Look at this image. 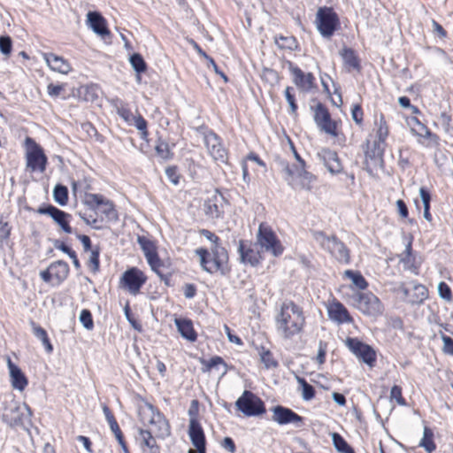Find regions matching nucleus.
<instances>
[{"instance_id":"nucleus-1","label":"nucleus","mask_w":453,"mask_h":453,"mask_svg":"<svg viewBox=\"0 0 453 453\" xmlns=\"http://www.w3.org/2000/svg\"><path fill=\"white\" fill-rule=\"evenodd\" d=\"M140 415L143 423L148 422L151 426L150 430L139 429V439L142 444L148 447L150 453H160V448L157 445L152 434L162 438L168 436L170 434L168 422L151 404H148L147 409L142 410Z\"/></svg>"},{"instance_id":"nucleus-2","label":"nucleus","mask_w":453,"mask_h":453,"mask_svg":"<svg viewBox=\"0 0 453 453\" xmlns=\"http://www.w3.org/2000/svg\"><path fill=\"white\" fill-rule=\"evenodd\" d=\"M276 328L284 338L298 334L304 324L302 309L292 301H285L275 318Z\"/></svg>"},{"instance_id":"nucleus-3","label":"nucleus","mask_w":453,"mask_h":453,"mask_svg":"<svg viewBox=\"0 0 453 453\" xmlns=\"http://www.w3.org/2000/svg\"><path fill=\"white\" fill-rule=\"evenodd\" d=\"M200 260L202 268L212 274L218 272L223 273L224 265L228 260L226 250L221 245H213L211 250L199 248L195 250Z\"/></svg>"},{"instance_id":"nucleus-4","label":"nucleus","mask_w":453,"mask_h":453,"mask_svg":"<svg viewBox=\"0 0 453 453\" xmlns=\"http://www.w3.org/2000/svg\"><path fill=\"white\" fill-rule=\"evenodd\" d=\"M312 236L320 248L329 252L337 261L349 263V250L335 235L328 236L322 231H314Z\"/></svg>"},{"instance_id":"nucleus-5","label":"nucleus","mask_w":453,"mask_h":453,"mask_svg":"<svg viewBox=\"0 0 453 453\" xmlns=\"http://www.w3.org/2000/svg\"><path fill=\"white\" fill-rule=\"evenodd\" d=\"M257 241L262 250L279 257L283 253L284 248L272 228L261 223L257 234Z\"/></svg>"},{"instance_id":"nucleus-6","label":"nucleus","mask_w":453,"mask_h":453,"mask_svg":"<svg viewBox=\"0 0 453 453\" xmlns=\"http://www.w3.org/2000/svg\"><path fill=\"white\" fill-rule=\"evenodd\" d=\"M235 406L238 411L247 417H255L265 412L264 402L253 392L244 390L242 395L236 400Z\"/></svg>"},{"instance_id":"nucleus-7","label":"nucleus","mask_w":453,"mask_h":453,"mask_svg":"<svg viewBox=\"0 0 453 453\" xmlns=\"http://www.w3.org/2000/svg\"><path fill=\"white\" fill-rule=\"evenodd\" d=\"M316 24L318 30L324 37H330L336 30L339 19L332 8L320 7L316 14Z\"/></svg>"},{"instance_id":"nucleus-8","label":"nucleus","mask_w":453,"mask_h":453,"mask_svg":"<svg viewBox=\"0 0 453 453\" xmlns=\"http://www.w3.org/2000/svg\"><path fill=\"white\" fill-rule=\"evenodd\" d=\"M346 346L349 350L365 364L370 367H373L376 362V352L372 347L364 343L357 338H347Z\"/></svg>"},{"instance_id":"nucleus-9","label":"nucleus","mask_w":453,"mask_h":453,"mask_svg":"<svg viewBox=\"0 0 453 453\" xmlns=\"http://www.w3.org/2000/svg\"><path fill=\"white\" fill-rule=\"evenodd\" d=\"M147 277L136 267L127 270L120 278V287L131 295H137L141 288L146 282Z\"/></svg>"},{"instance_id":"nucleus-10","label":"nucleus","mask_w":453,"mask_h":453,"mask_svg":"<svg viewBox=\"0 0 453 453\" xmlns=\"http://www.w3.org/2000/svg\"><path fill=\"white\" fill-rule=\"evenodd\" d=\"M314 121L318 127L324 133L336 137L338 136L337 126L338 123L333 120L327 108L319 103L314 109Z\"/></svg>"},{"instance_id":"nucleus-11","label":"nucleus","mask_w":453,"mask_h":453,"mask_svg":"<svg viewBox=\"0 0 453 453\" xmlns=\"http://www.w3.org/2000/svg\"><path fill=\"white\" fill-rule=\"evenodd\" d=\"M26 142L27 145L31 144L26 157L27 167L32 172H44L47 164V157L45 156L42 149L30 137L26 139Z\"/></svg>"},{"instance_id":"nucleus-12","label":"nucleus","mask_w":453,"mask_h":453,"mask_svg":"<svg viewBox=\"0 0 453 453\" xmlns=\"http://www.w3.org/2000/svg\"><path fill=\"white\" fill-rule=\"evenodd\" d=\"M357 305L364 314L372 317H376L383 311V306L380 299L371 292L360 294Z\"/></svg>"},{"instance_id":"nucleus-13","label":"nucleus","mask_w":453,"mask_h":453,"mask_svg":"<svg viewBox=\"0 0 453 453\" xmlns=\"http://www.w3.org/2000/svg\"><path fill=\"white\" fill-rule=\"evenodd\" d=\"M36 212L39 214L50 216L65 233H73V228L69 225V219L71 218V215L65 211H61L51 204H48L39 207L36 210Z\"/></svg>"},{"instance_id":"nucleus-14","label":"nucleus","mask_w":453,"mask_h":453,"mask_svg":"<svg viewBox=\"0 0 453 453\" xmlns=\"http://www.w3.org/2000/svg\"><path fill=\"white\" fill-rule=\"evenodd\" d=\"M226 203V199L216 189L212 195L205 200L203 203L204 212L211 219H219L224 213L223 207Z\"/></svg>"},{"instance_id":"nucleus-15","label":"nucleus","mask_w":453,"mask_h":453,"mask_svg":"<svg viewBox=\"0 0 453 453\" xmlns=\"http://www.w3.org/2000/svg\"><path fill=\"white\" fill-rule=\"evenodd\" d=\"M272 419L279 425L294 424L297 427L303 424V417L293 411L291 409L277 405L272 408Z\"/></svg>"},{"instance_id":"nucleus-16","label":"nucleus","mask_w":453,"mask_h":453,"mask_svg":"<svg viewBox=\"0 0 453 453\" xmlns=\"http://www.w3.org/2000/svg\"><path fill=\"white\" fill-rule=\"evenodd\" d=\"M205 146L211 157L218 162L225 163L226 161V151L222 146L219 137L211 132L204 136Z\"/></svg>"},{"instance_id":"nucleus-17","label":"nucleus","mask_w":453,"mask_h":453,"mask_svg":"<svg viewBox=\"0 0 453 453\" xmlns=\"http://www.w3.org/2000/svg\"><path fill=\"white\" fill-rule=\"evenodd\" d=\"M288 70L293 75V82L303 91H308L313 87L314 76L312 73H304L298 66L288 62Z\"/></svg>"},{"instance_id":"nucleus-18","label":"nucleus","mask_w":453,"mask_h":453,"mask_svg":"<svg viewBox=\"0 0 453 453\" xmlns=\"http://www.w3.org/2000/svg\"><path fill=\"white\" fill-rule=\"evenodd\" d=\"M318 157L330 173L338 174L342 172V163L335 151L329 149H323L318 153Z\"/></svg>"},{"instance_id":"nucleus-19","label":"nucleus","mask_w":453,"mask_h":453,"mask_svg":"<svg viewBox=\"0 0 453 453\" xmlns=\"http://www.w3.org/2000/svg\"><path fill=\"white\" fill-rule=\"evenodd\" d=\"M24 408H27V406L22 408L17 403H11L4 409V411L2 415L3 421L8 424L10 426L20 425L22 423V411Z\"/></svg>"},{"instance_id":"nucleus-20","label":"nucleus","mask_w":453,"mask_h":453,"mask_svg":"<svg viewBox=\"0 0 453 453\" xmlns=\"http://www.w3.org/2000/svg\"><path fill=\"white\" fill-rule=\"evenodd\" d=\"M43 59L46 61L48 66L54 72L67 74L72 70L67 60L54 53H44Z\"/></svg>"},{"instance_id":"nucleus-21","label":"nucleus","mask_w":453,"mask_h":453,"mask_svg":"<svg viewBox=\"0 0 453 453\" xmlns=\"http://www.w3.org/2000/svg\"><path fill=\"white\" fill-rule=\"evenodd\" d=\"M87 21L96 34L101 36L110 35V31L106 27V20L99 12H88L87 14Z\"/></svg>"},{"instance_id":"nucleus-22","label":"nucleus","mask_w":453,"mask_h":453,"mask_svg":"<svg viewBox=\"0 0 453 453\" xmlns=\"http://www.w3.org/2000/svg\"><path fill=\"white\" fill-rule=\"evenodd\" d=\"M7 365L10 372L12 385L14 388L22 391L27 385V380L22 371L7 357Z\"/></svg>"},{"instance_id":"nucleus-23","label":"nucleus","mask_w":453,"mask_h":453,"mask_svg":"<svg viewBox=\"0 0 453 453\" xmlns=\"http://www.w3.org/2000/svg\"><path fill=\"white\" fill-rule=\"evenodd\" d=\"M238 251L241 260L243 263H249L252 266L257 265L260 260V254L252 248L251 244H246L244 241L239 242Z\"/></svg>"},{"instance_id":"nucleus-24","label":"nucleus","mask_w":453,"mask_h":453,"mask_svg":"<svg viewBox=\"0 0 453 453\" xmlns=\"http://www.w3.org/2000/svg\"><path fill=\"white\" fill-rule=\"evenodd\" d=\"M401 290L407 301L412 304L421 303L428 296L426 288L421 284H414L412 286L413 294L411 295L410 294V289L408 288L401 287Z\"/></svg>"},{"instance_id":"nucleus-25","label":"nucleus","mask_w":453,"mask_h":453,"mask_svg":"<svg viewBox=\"0 0 453 453\" xmlns=\"http://www.w3.org/2000/svg\"><path fill=\"white\" fill-rule=\"evenodd\" d=\"M188 434L192 444L196 448L205 446L206 441L203 430L197 419L194 418L189 420Z\"/></svg>"},{"instance_id":"nucleus-26","label":"nucleus","mask_w":453,"mask_h":453,"mask_svg":"<svg viewBox=\"0 0 453 453\" xmlns=\"http://www.w3.org/2000/svg\"><path fill=\"white\" fill-rule=\"evenodd\" d=\"M328 315L331 319L342 324V323H350L352 322V319L345 308V306L339 303H333L328 308Z\"/></svg>"},{"instance_id":"nucleus-27","label":"nucleus","mask_w":453,"mask_h":453,"mask_svg":"<svg viewBox=\"0 0 453 453\" xmlns=\"http://www.w3.org/2000/svg\"><path fill=\"white\" fill-rule=\"evenodd\" d=\"M280 165L283 167V170L288 177L297 176L299 178H302L303 187L309 188L305 182H307V184L311 183L314 180V176L305 170V166H302L300 168L296 167V169L294 170L293 168L290 167L288 162L281 161Z\"/></svg>"},{"instance_id":"nucleus-28","label":"nucleus","mask_w":453,"mask_h":453,"mask_svg":"<svg viewBox=\"0 0 453 453\" xmlns=\"http://www.w3.org/2000/svg\"><path fill=\"white\" fill-rule=\"evenodd\" d=\"M340 56L342 57L343 63L348 67L349 71L350 69H354L358 72L360 71L361 65L359 58L352 49L343 47L340 51Z\"/></svg>"},{"instance_id":"nucleus-29","label":"nucleus","mask_w":453,"mask_h":453,"mask_svg":"<svg viewBox=\"0 0 453 453\" xmlns=\"http://www.w3.org/2000/svg\"><path fill=\"white\" fill-rule=\"evenodd\" d=\"M175 325L182 337L190 342L196 341V334L194 330L191 320L186 319H175Z\"/></svg>"},{"instance_id":"nucleus-30","label":"nucleus","mask_w":453,"mask_h":453,"mask_svg":"<svg viewBox=\"0 0 453 453\" xmlns=\"http://www.w3.org/2000/svg\"><path fill=\"white\" fill-rule=\"evenodd\" d=\"M388 129L387 123L383 118V116L380 117V121L378 123V130H377V141H375L377 154H383L384 152V143L385 140L388 137Z\"/></svg>"},{"instance_id":"nucleus-31","label":"nucleus","mask_w":453,"mask_h":453,"mask_svg":"<svg viewBox=\"0 0 453 453\" xmlns=\"http://www.w3.org/2000/svg\"><path fill=\"white\" fill-rule=\"evenodd\" d=\"M52 275L58 282L65 280L69 274V265L63 260H58L50 265Z\"/></svg>"},{"instance_id":"nucleus-32","label":"nucleus","mask_w":453,"mask_h":453,"mask_svg":"<svg viewBox=\"0 0 453 453\" xmlns=\"http://www.w3.org/2000/svg\"><path fill=\"white\" fill-rule=\"evenodd\" d=\"M98 209L108 221L115 222L119 219L117 210L111 200L104 197Z\"/></svg>"},{"instance_id":"nucleus-33","label":"nucleus","mask_w":453,"mask_h":453,"mask_svg":"<svg viewBox=\"0 0 453 453\" xmlns=\"http://www.w3.org/2000/svg\"><path fill=\"white\" fill-rule=\"evenodd\" d=\"M274 42L282 50H296L298 47L296 37L292 35H275Z\"/></svg>"},{"instance_id":"nucleus-34","label":"nucleus","mask_w":453,"mask_h":453,"mask_svg":"<svg viewBox=\"0 0 453 453\" xmlns=\"http://www.w3.org/2000/svg\"><path fill=\"white\" fill-rule=\"evenodd\" d=\"M418 446L424 448L427 453H432L435 450L436 445L434 441V433L429 427H424L423 437Z\"/></svg>"},{"instance_id":"nucleus-35","label":"nucleus","mask_w":453,"mask_h":453,"mask_svg":"<svg viewBox=\"0 0 453 453\" xmlns=\"http://www.w3.org/2000/svg\"><path fill=\"white\" fill-rule=\"evenodd\" d=\"M137 242L142 250L148 262H151L153 256L157 253L154 243L144 236H138Z\"/></svg>"},{"instance_id":"nucleus-36","label":"nucleus","mask_w":453,"mask_h":453,"mask_svg":"<svg viewBox=\"0 0 453 453\" xmlns=\"http://www.w3.org/2000/svg\"><path fill=\"white\" fill-rule=\"evenodd\" d=\"M332 440L336 450L340 453H355L354 449L347 443L342 435L337 433L332 434Z\"/></svg>"},{"instance_id":"nucleus-37","label":"nucleus","mask_w":453,"mask_h":453,"mask_svg":"<svg viewBox=\"0 0 453 453\" xmlns=\"http://www.w3.org/2000/svg\"><path fill=\"white\" fill-rule=\"evenodd\" d=\"M54 201L61 206H64L68 202V189L65 186L56 185L53 189Z\"/></svg>"},{"instance_id":"nucleus-38","label":"nucleus","mask_w":453,"mask_h":453,"mask_svg":"<svg viewBox=\"0 0 453 453\" xmlns=\"http://www.w3.org/2000/svg\"><path fill=\"white\" fill-rule=\"evenodd\" d=\"M419 196L424 205V218L430 222L432 221V215L430 213L431 195L426 188L421 187L419 188Z\"/></svg>"},{"instance_id":"nucleus-39","label":"nucleus","mask_w":453,"mask_h":453,"mask_svg":"<svg viewBox=\"0 0 453 453\" xmlns=\"http://www.w3.org/2000/svg\"><path fill=\"white\" fill-rule=\"evenodd\" d=\"M296 380L302 389V397L304 401H310L315 396V389L305 379L297 376Z\"/></svg>"},{"instance_id":"nucleus-40","label":"nucleus","mask_w":453,"mask_h":453,"mask_svg":"<svg viewBox=\"0 0 453 453\" xmlns=\"http://www.w3.org/2000/svg\"><path fill=\"white\" fill-rule=\"evenodd\" d=\"M104 198V197L99 194L86 193L84 196L83 203L91 210H96L100 206Z\"/></svg>"},{"instance_id":"nucleus-41","label":"nucleus","mask_w":453,"mask_h":453,"mask_svg":"<svg viewBox=\"0 0 453 453\" xmlns=\"http://www.w3.org/2000/svg\"><path fill=\"white\" fill-rule=\"evenodd\" d=\"M129 61L132 67L137 73H141L146 71L147 65L141 54L134 53L129 58Z\"/></svg>"},{"instance_id":"nucleus-42","label":"nucleus","mask_w":453,"mask_h":453,"mask_svg":"<svg viewBox=\"0 0 453 453\" xmlns=\"http://www.w3.org/2000/svg\"><path fill=\"white\" fill-rule=\"evenodd\" d=\"M345 275L349 278L352 280V283L359 289H365L367 288V281L359 273L347 270L345 271Z\"/></svg>"},{"instance_id":"nucleus-43","label":"nucleus","mask_w":453,"mask_h":453,"mask_svg":"<svg viewBox=\"0 0 453 453\" xmlns=\"http://www.w3.org/2000/svg\"><path fill=\"white\" fill-rule=\"evenodd\" d=\"M99 256H100V248L98 246L93 248L90 252V257L88 260V265L90 266L92 272L96 273L99 270Z\"/></svg>"},{"instance_id":"nucleus-44","label":"nucleus","mask_w":453,"mask_h":453,"mask_svg":"<svg viewBox=\"0 0 453 453\" xmlns=\"http://www.w3.org/2000/svg\"><path fill=\"white\" fill-rule=\"evenodd\" d=\"M203 364L206 366V369L204 371H210L211 370L212 368H215L217 367L218 365H223L224 367V370L222 372L223 374H225L226 372V363L224 362L223 358L220 357H211L209 361L205 362L203 361Z\"/></svg>"},{"instance_id":"nucleus-45","label":"nucleus","mask_w":453,"mask_h":453,"mask_svg":"<svg viewBox=\"0 0 453 453\" xmlns=\"http://www.w3.org/2000/svg\"><path fill=\"white\" fill-rule=\"evenodd\" d=\"M79 319L86 329L91 330L94 327L92 315L88 310H82L80 313Z\"/></svg>"},{"instance_id":"nucleus-46","label":"nucleus","mask_w":453,"mask_h":453,"mask_svg":"<svg viewBox=\"0 0 453 453\" xmlns=\"http://www.w3.org/2000/svg\"><path fill=\"white\" fill-rule=\"evenodd\" d=\"M134 127L141 132L142 137L145 138L148 135L147 121L145 119L138 114L133 118Z\"/></svg>"},{"instance_id":"nucleus-47","label":"nucleus","mask_w":453,"mask_h":453,"mask_svg":"<svg viewBox=\"0 0 453 453\" xmlns=\"http://www.w3.org/2000/svg\"><path fill=\"white\" fill-rule=\"evenodd\" d=\"M116 111L117 113L127 123L131 122L134 118L130 110L122 102H119V104H116Z\"/></svg>"},{"instance_id":"nucleus-48","label":"nucleus","mask_w":453,"mask_h":453,"mask_svg":"<svg viewBox=\"0 0 453 453\" xmlns=\"http://www.w3.org/2000/svg\"><path fill=\"white\" fill-rule=\"evenodd\" d=\"M12 41L8 35L0 36V51L5 55L9 56L12 52Z\"/></svg>"},{"instance_id":"nucleus-49","label":"nucleus","mask_w":453,"mask_h":453,"mask_svg":"<svg viewBox=\"0 0 453 453\" xmlns=\"http://www.w3.org/2000/svg\"><path fill=\"white\" fill-rule=\"evenodd\" d=\"M438 295L445 301L450 302L452 300L451 289L444 281L438 284Z\"/></svg>"},{"instance_id":"nucleus-50","label":"nucleus","mask_w":453,"mask_h":453,"mask_svg":"<svg viewBox=\"0 0 453 453\" xmlns=\"http://www.w3.org/2000/svg\"><path fill=\"white\" fill-rule=\"evenodd\" d=\"M260 358L266 368L276 367L278 365V363L273 359V355L269 350L263 349L260 352Z\"/></svg>"},{"instance_id":"nucleus-51","label":"nucleus","mask_w":453,"mask_h":453,"mask_svg":"<svg viewBox=\"0 0 453 453\" xmlns=\"http://www.w3.org/2000/svg\"><path fill=\"white\" fill-rule=\"evenodd\" d=\"M157 154L163 159H169L172 153L169 145L166 142H161L156 146Z\"/></svg>"},{"instance_id":"nucleus-52","label":"nucleus","mask_w":453,"mask_h":453,"mask_svg":"<svg viewBox=\"0 0 453 453\" xmlns=\"http://www.w3.org/2000/svg\"><path fill=\"white\" fill-rule=\"evenodd\" d=\"M149 265H150L151 269L160 277V278H163L164 277V273L161 270V267L163 266V263L162 261L160 260V258L158 257V255L157 253H156L153 257H152V260L151 262H148Z\"/></svg>"},{"instance_id":"nucleus-53","label":"nucleus","mask_w":453,"mask_h":453,"mask_svg":"<svg viewBox=\"0 0 453 453\" xmlns=\"http://www.w3.org/2000/svg\"><path fill=\"white\" fill-rule=\"evenodd\" d=\"M390 397L396 401L399 405H405V400L402 395L401 387L395 385L390 390Z\"/></svg>"},{"instance_id":"nucleus-54","label":"nucleus","mask_w":453,"mask_h":453,"mask_svg":"<svg viewBox=\"0 0 453 453\" xmlns=\"http://www.w3.org/2000/svg\"><path fill=\"white\" fill-rule=\"evenodd\" d=\"M441 339L443 342V352L453 356V339L442 333L441 334Z\"/></svg>"},{"instance_id":"nucleus-55","label":"nucleus","mask_w":453,"mask_h":453,"mask_svg":"<svg viewBox=\"0 0 453 453\" xmlns=\"http://www.w3.org/2000/svg\"><path fill=\"white\" fill-rule=\"evenodd\" d=\"M291 90H292V88H290V87H287L286 88V89H285V97H286V100L288 101V105L290 107V112L292 114H295L296 112V110H297V105L296 104L294 95L291 94Z\"/></svg>"},{"instance_id":"nucleus-56","label":"nucleus","mask_w":453,"mask_h":453,"mask_svg":"<svg viewBox=\"0 0 453 453\" xmlns=\"http://www.w3.org/2000/svg\"><path fill=\"white\" fill-rule=\"evenodd\" d=\"M79 216L81 219L88 226H91L95 229H101L100 226H97L98 219L96 217H94L92 215H86L85 213L79 212Z\"/></svg>"},{"instance_id":"nucleus-57","label":"nucleus","mask_w":453,"mask_h":453,"mask_svg":"<svg viewBox=\"0 0 453 453\" xmlns=\"http://www.w3.org/2000/svg\"><path fill=\"white\" fill-rule=\"evenodd\" d=\"M165 175L169 181L172 182L173 185H177L179 183L180 176L175 166L167 167L165 169Z\"/></svg>"},{"instance_id":"nucleus-58","label":"nucleus","mask_w":453,"mask_h":453,"mask_svg":"<svg viewBox=\"0 0 453 453\" xmlns=\"http://www.w3.org/2000/svg\"><path fill=\"white\" fill-rule=\"evenodd\" d=\"M64 87L65 86L63 84L50 83L47 87V92L49 96L52 97H58L64 90Z\"/></svg>"},{"instance_id":"nucleus-59","label":"nucleus","mask_w":453,"mask_h":453,"mask_svg":"<svg viewBox=\"0 0 453 453\" xmlns=\"http://www.w3.org/2000/svg\"><path fill=\"white\" fill-rule=\"evenodd\" d=\"M200 234L209 240L212 243V246L220 245L219 238L214 233L207 229H202L200 230Z\"/></svg>"},{"instance_id":"nucleus-60","label":"nucleus","mask_w":453,"mask_h":453,"mask_svg":"<svg viewBox=\"0 0 453 453\" xmlns=\"http://www.w3.org/2000/svg\"><path fill=\"white\" fill-rule=\"evenodd\" d=\"M351 116L353 120L357 124L360 125L363 121V111L360 105L356 104L351 110Z\"/></svg>"},{"instance_id":"nucleus-61","label":"nucleus","mask_w":453,"mask_h":453,"mask_svg":"<svg viewBox=\"0 0 453 453\" xmlns=\"http://www.w3.org/2000/svg\"><path fill=\"white\" fill-rule=\"evenodd\" d=\"M382 155L383 154H377L375 142L373 143V149L369 150L365 152L366 158L373 159L380 164L382 163Z\"/></svg>"},{"instance_id":"nucleus-62","label":"nucleus","mask_w":453,"mask_h":453,"mask_svg":"<svg viewBox=\"0 0 453 453\" xmlns=\"http://www.w3.org/2000/svg\"><path fill=\"white\" fill-rule=\"evenodd\" d=\"M31 325L33 334L38 340H42L47 335V332L42 326L36 325L35 322H32Z\"/></svg>"},{"instance_id":"nucleus-63","label":"nucleus","mask_w":453,"mask_h":453,"mask_svg":"<svg viewBox=\"0 0 453 453\" xmlns=\"http://www.w3.org/2000/svg\"><path fill=\"white\" fill-rule=\"evenodd\" d=\"M77 238L81 241V242L82 243V246H83V249H84V251H91L92 249V245H91V240L90 238L88 236V235H85V234H77Z\"/></svg>"},{"instance_id":"nucleus-64","label":"nucleus","mask_w":453,"mask_h":453,"mask_svg":"<svg viewBox=\"0 0 453 453\" xmlns=\"http://www.w3.org/2000/svg\"><path fill=\"white\" fill-rule=\"evenodd\" d=\"M396 207H397L398 213L402 218L405 219L408 217L409 211H408V208H407V205L404 203V201H403L401 199L397 200Z\"/></svg>"}]
</instances>
